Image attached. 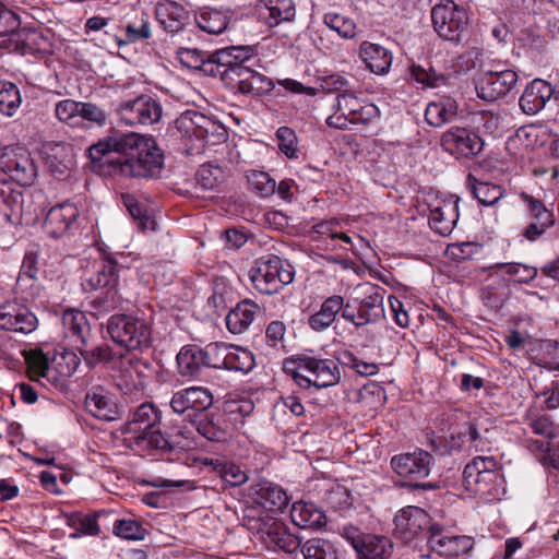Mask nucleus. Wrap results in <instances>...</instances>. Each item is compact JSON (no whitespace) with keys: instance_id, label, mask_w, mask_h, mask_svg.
<instances>
[{"instance_id":"nucleus-64","label":"nucleus","mask_w":559,"mask_h":559,"mask_svg":"<svg viewBox=\"0 0 559 559\" xmlns=\"http://www.w3.org/2000/svg\"><path fill=\"white\" fill-rule=\"evenodd\" d=\"M69 524L81 534L96 535L99 532L95 516L73 514L69 518Z\"/></svg>"},{"instance_id":"nucleus-26","label":"nucleus","mask_w":559,"mask_h":559,"mask_svg":"<svg viewBox=\"0 0 559 559\" xmlns=\"http://www.w3.org/2000/svg\"><path fill=\"white\" fill-rule=\"evenodd\" d=\"M349 304H345V299L341 295H332L325 298L320 309L308 318L309 328L317 333L329 330L337 319V316L347 311Z\"/></svg>"},{"instance_id":"nucleus-54","label":"nucleus","mask_w":559,"mask_h":559,"mask_svg":"<svg viewBox=\"0 0 559 559\" xmlns=\"http://www.w3.org/2000/svg\"><path fill=\"white\" fill-rule=\"evenodd\" d=\"M519 195L521 200L526 204L527 212L532 221H546L547 223H555L552 211L548 210L542 200L524 191Z\"/></svg>"},{"instance_id":"nucleus-38","label":"nucleus","mask_w":559,"mask_h":559,"mask_svg":"<svg viewBox=\"0 0 559 559\" xmlns=\"http://www.w3.org/2000/svg\"><path fill=\"white\" fill-rule=\"evenodd\" d=\"M197 431L209 441L223 442L227 439L225 421L221 416L214 414H201L195 420H192Z\"/></svg>"},{"instance_id":"nucleus-37","label":"nucleus","mask_w":559,"mask_h":559,"mask_svg":"<svg viewBox=\"0 0 559 559\" xmlns=\"http://www.w3.org/2000/svg\"><path fill=\"white\" fill-rule=\"evenodd\" d=\"M160 420V415L151 403L141 404L132 414L131 420L126 424V432L142 433L154 426Z\"/></svg>"},{"instance_id":"nucleus-27","label":"nucleus","mask_w":559,"mask_h":559,"mask_svg":"<svg viewBox=\"0 0 559 559\" xmlns=\"http://www.w3.org/2000/svg\"><path fill=\"white\" fill-rule=\"evenodd\" d=\"M555 94L547 81L535 79L526 85L519 99V106L525 115L532 116L539 112Z\"/></svg>"},{"instance_id":"nucleus-14","label":"nucleus","mask_w":559,"mask_h":559,"mask_svg":"<svg viewBox=\"0 0 559 559\" xmlns=\"http://www.w3.org/2000/svg\"><path fill=\"white\" fill-rule=\"evenodd\" d=\"M360 289L364 297L358 301L357 312L349 307L343 313V319L356 329L377 323L384 318V289L372 284H365Z\"/></svg>"},{"instance_id":"nucleus-62","label":"nucleus","mask_w":559,"mask_h":559,"mask_svg":"<svg viewBox=\"0 0 559 559\" xmlns=\"http://www.w3.org/2000/svg\"><path fill=\"white\" fill-rule=\"evenodd\" d=\"M341 362L356 370L360 376H372L379 371V367L374 362H366L358 359L350 352H344L341 356Z\"/></svg>"},{"instance_id":"nucleus-63","label":"nucleus","mask_w":559,"mask_h":559,"mask_svg":"<svg viewBox=\"0 0 559 559\" xmlns=\"http://www.w3.org/2000/svg\"><path fill=\"white\" fill-rule=\"evenodd\" d=\"M107 112L99 106L93 103H81L80 118L96 124L97 127H104L107 121Z\"/></svg>"},{"instance_id":"nucleus-16","label":"nucleus","mask_w":559,"mask_h":559,"mask_svg":"<svg viewBox=\"0 0 559 559\" xmlns=\"http://www.w3.org/2000/svg\"><path fill=\"white\" fill-rule=\"evenodd\" d=\"M233 51L243 50L235 49V46L226 47L213 52L207 59L198 49L181 48L178 51V58L185 67L194 70H201L207 75L222 78L223 69L229 67L233 60L237 57H233Z\"/></svg>"},{"instance_id":"nucleus-18","label":"nucleus","mask_w":559,"mask_h":559,"mask_svg":"<svg viewBox=\"0 0 559 559\" xmlns=\"http://www.w3.org/2000/svg\"><path fill=\"white\" fill-rule=\"evenodd\" d=\"M20 17L4 4L0 3V36L9 35L10 48L21 56L35 53V39L31 28L17 31Z\"/></svg>"},{"instance_id":"nucleus-56","label":"nucleus","mask_w":559,"mask_h":559,"mask_svg":"<svg viewBox=\"0 0 559 559\" xmlns=\"http://www.w3.org/2000/svg\"><path fill=\"white\" fill-rule=\"evenodd\" d=\"M473 194L483 205H492L502 197L503 191L500 186L475 180Z\"/></svg>"},{"instance_id":"nucleus-41","label":"nucleus","mask_w":559,"mask_h":559,"mask_svg":"<svg viewBox=\"0 0 559 559\" xmlns=\"http://www.w3.org/2000/svg\"><path fill=\"white\" fill-rule=\"evenodd\" d=\"M411 78L423 87L439 88L449 84V76L437 71L429 63L426 66L413 64L409 68Z\"/></svg>"},{"instance_id":"nucleus-30","label":"nucleus","mask_w":559,"mask_h":559,"mask_svg":"<svg viewBox=\"0 0 559 559\" xmlns=\"http://www.w3.org/2000/svg\"><path fill=\"white\" fill-rule=\"evenodd\" d=\"M359 57L367 68L376 74H384L392 63V53L386 48L370 41H364L359 48Z\"/></svg>"},{"instance_id":"nucleus-46","label":"nucleus","mask_w":559,"mask_h":559,"mask_svg":"<svg viewBox=\"0 0 559 559\" xmlns=\"http://www.w3.org/2000/svg\"><path fill=\"white\" fill-rule=\"evenodd\" d=\"M249 189L261 198H269L276 191V181L262 170H249L246 175Z\"/></svg>"},{"instance_id":"nucleus-49","label":"nucleus","mask_w":559,"mask_h":559,"mask_svg":"<svg viewBox=\"0 0 559 559\" xmlns=\"http://www.w3.org/2000/svg\"><path fill=\"white\" fill-rule=\"evenodd\" d=\"M254 367V357L251 352L238 346L228 345V357L225 369L249 372Z\"/></svg>"},{"instance_id":"nucleus-15","label":"nucleus","mask_w":559,"mask_h":559,"mask_svg":"<svg viewBox=\"0 0 559 559\" xmlns=\"http://www.w3.org/2000/svg\"><path fill=\"white\" fill-rule=\"evenodd\" d=\"M342 536L350 543L359 559H389L393 552V543L389 537L364 534L353 525L344 526Z\"/></svg>"},{"instance_id":"nucleus-53","label":"nucleus","mask_w":559,"mask_h":559,"mask_svg":"<svg viewBox=\"0 0 559 559\" xmlns=\"http://www.w3.org/2000/svg\"><path fill=\"white\" fill-rule=\"evenodd\" d=\"M224 181V170L218 165L206 163L197 173V182L205 190H213Z\"/></svg>"},{"instance_id":"nucleus-48","label":"nucleus","mask_w":559,"mask_h":559,"mask_svg":"<svg viewBox=\"0 0 559 559\" xmlns=\"http://www.w3.org/2000/svg\"><path fill=\"white\" fill-rule=\"evenodd\" d=\"M136 445L143 450H157L167 452L173 449L169 440L159 429H148L134 437Z\"/></svg>"},{"instance_id":"nucleus-36","label":"nucleus","mask_w":559,"mask_h":559,"mask_svg":"<svg viewBox=\"0 0 559 559\" xmlns=\"http://www.w3.org/2000/svg\"><path fill=\"white\" fill-rule=\"evenodd\" d=\"M0 328L29 334L35 330V314L27 309H21L13 313L7 310V307H1Z\"/></svg>"},{"instance_id":"nucleus-52","label":"nucleus","mask_w":559,"mask_h":559,"mask_svg":"<svg viewBox=\"0 0 559 559\" xmlns=\"http://www.w3.org/2000/svg\"><path fill=\"white\" fill-rule=\"evenodd\" d=\"M203 365L206 368H225L228 357V345L225 343H210L201 347Z\"/></svg>"},{"instance_id":"nucleus-55","label":"nucleus","mask_w":559,"mask_h":559,"mask_svg":"<svg viewBox=\"0 0 559 559\" xmlns=\"http://www.w3.org/2000/svg\"><path fill=\"white\" fill-rule=\"evenodd\" d=\"M502 270L506 274L514 277L516 283H530L537 275V269L520 263H497L489 266V270Z\"/></svg>"},{"instance_id":"nucleus-5","label":"nucleus","mask_w":559,"mask_h":559,"mask_svg":"<svg viewBox=\"0 0 559 559\" xmlns=\"http://www.w3.org/2000/svg\"><path fill=\"white\" fill-rule=\"evenodd\" d=\"M118 284V269L116 262L111 260L94 261L82 275V288L86 293L98 289L104 290L92 301L96 310H108L116 305V295Z\"/></svg>"},{"instance_id":"nucleus-11","label":"nucleus","mask_w":559,"mask_h":559,"mask_svg":"<svg viewBox=\"0 0 559 559\" xmlns=\"http://www.w3.org/2000/svg\"><path fill=\"white\" fill-rule=\"evenodd\" d=\"M438 523L421 508L408 506L399 511L394 518V536L405 544L419 538H430Z\"/></svg>"},{"instance_id":"nucleus-9","label":"nucleus","mask_w":559,"mask_h":559,"mask_svg":"<svg viewBox=\"0 0 559 559\" xmlns=\"http://www.w3.org/2000/svg\"><path fill=\"white\" fill-rule=\"evenodd\" d=\"M297 367L292 370L294 381L301 388H329L341 380L338 365L333 359H318L302 356L296 360Z\"/></svg>"},{"instance_id":"nucleus-44","label":"nucleus","mask_w":559,"mask_h":559,"mask_svg":"<svg viewBox=\"0 0 559 559\" xmlns=\"http://www.w3.org/2000/svg\"><path fill=\"white\" fill-rule=\"evenodd\" d=\"M304 559H338L334 544L324 538H310L302 543L300 550Z\"/></svg>"},{"instance_id":"nucleus-29","label":"nucleus","mask_w":559,"mask_h":559,"mask_svg":"<svg viewBox=\"0 0 559 559\" xmlns=\"http://www.w3.org/2000/svg\"><path fill=\"white\" fill-rule=\"evenodd\" d=\"M62 324L66 335L72 337L79 345L86 346L92 341L94 334L84 312L73 309L64 311Z\"/></svg>"},{"instance_id":"nucleus-25","label":"nucleus","mask_w":559,"mask_h":559,"mask_svg":"<svg viewBox=\"0 0 559 559\" xmlns=\"http://www.w3.org/2000/svg\"><path fill=\"white\" fill-rule=\"evenodd\" d=\"M428 547L440 556L459 557L472 549L473 539L468 536H448L443 526L438 524L428 539Z\"/></svg>"},{"instance_id":"nucleus-33","label":"nucleus","mask_w":559,"mask_h":559,"mask_svg":"<svg viewBox=\"0 0 559 559\" xmlns=\"http://www.w3.org/2000/svg\"><path fill=\"white\" fill-rule=\"evenodd\" d=\"M457 103L452 97H442L428 104L425 119L432 127H442L451 122L457 115Z\"/></svg>"},{"instance_id":"nucleus-4","label":"nucleus","mask_w":559,"mask_h":559,"mask_svg":"<svg viewBox=\"0 0 559 559\" xmlns=\"http://www.w3.org/2000/svg\"><path fill=\"white\" fill-rule=\"evenodd\" d=\"M107 332L115 344L127 350H143L152 345V326L144 319L116 313L107 320Z\"/></svg>"},{"instance_id":"nucleus-31","label":"nucleus","mask_w":559,"mask_h":559,"mask_svg":"<svg viewBox=\"0 0 559 559\" xmlns=\"http://www.w3.org/2000/svg\"><path fill=\"white\" fill-rule=\"evenodd\" d=\"M156 17L165 31L174 34L183 28L190 15L181 4L167 1L157 5Z\"/></svg>"},{"instance_id":"nucleus-20","label":"nucleus","mask_w":559,"mask_h":559,"mask_svg":"<svg viewBox=\"0 0 559 559\" xmlns=\"http://www.w3.org/2000/svg\"><path fill=\"white\" fill-rule=\"evenodd\" d=\"M444 151L459 157H473L483 150V140L465 128H451L441 136Z\"/></svg>"},{"instance_id":"nucleus-40","label":"nucleus","mask_w":559,"mask_h":559,"mask_svg":"<svg viewBox=\"0 0 559 559\" xmlns=\"http://www.w3.org/2000/svg\"><path fill=\"white\" fill-rule=\"evenodd\" d=\"M197 25L204 32L213 35L222 34L228 26V13L206 8L194 17Z\"/></svg>"},{"instance_id":"nucleus-6","label":"nucleus","mask_w":559,"mask_h":559,"mask_svg":"<svg viewBox=\"0 0 559 559\" xmlns=\"http://www.w3.org/2000/svg\"><path fill=\"white\" fill-rule=\"evenodd\" d=\"M258 513L259 511L254 507L248 508V513L243 518V525L259 536L267 548H278L289 554L295 552L298 548L301 549L300 540L288 533L282 522L272 515Z\"/></svg>"},{"instance_id":"nucleus-8","label":"nucleus","mask_w":559,"mask_h":559,"mask_svg":"<svg viewBox=\"0 0 559 559\" xmlns=\"http://www.w3.org/2000/svg\"><path fill=\"white\" fill-rule=\"evenodd\" d=\"M249 277L255 290L265 295L280 292L294 280L290 265H284L283 260L274 254L259 258L249 271Z\"/></svg>"},{"instance_id":"nucleus-39","label":"nucleus","mask_w":559,"mask_h":559,"mask_svg":"<svg viewBox=\"0 0 559 559\" xmlns=\"http://www.w3.org/2000/svg\"><path fill=\"white\" fill-rule=\"evenodd\" d=\"M176 360L182 377H197L204 367L201 347L194 344L183 346L177 354Z\"/></svg>"},{"instance_id":"nucleus-22","label":"nucleus","mask_w":559,"mask_h":559,"mask_svg":"<svg viewBox=\"0 0 559 559\" xmlns=\"http://www.w3.org/2000/svg\"><path fill=\"white\" fill-rule=\"evenodd\" d=\"M45 169L56 179L70 175L72 158L70 147L61 142H45L39 150Z\"/></svg>"},{"instance_id":"nucleus-7","label":"nucleus","mask_w":559,"mask_h":559,"mask_svg":"<svg viewBox=\"0 0 559 559\" xmlns=\"http://www.w3.org/2000/svg\"><path fill=\"white\" fill-rule=\"evenodd\" d=\"M80 362L73 352L57 353L50 346L37 347V384L58 388L76 371Z\"/></svg>"},{"instance_id":"nucleus-57","label":"nucleus","mask_w":559,"mask_h":559,"mask_svg":"<svg viewBox=\"0 0 559 559\" xmlns=\"http://www.w3.org/2000/svg\"><path fill=\"white\" fill-rule=\"evenodd\" d=\"M324 23L343 38H353L356 34V24L353 20L340 14H325Z\"/></svg>"},{"instance_id":"nucleus-3","label":"nucleus","mask_w":559,"mask_h":559,"mask_svg":"<svg viewBox=\"0 0 559 559\" xmlns=\"http://www.w3.org/2000/svg\"><path fill=\"white\" fill-rule=\"evenodd\" d=\"M235 49L243 51L241 53L233 51V57H237V59L233 60L229 67L223 69L221 80L245 95L261 96L270 93L274 87L272 80L246 64L252 58V48L235 46Z\"/></svg>"},{"instance_id":"nucleus-17","label":"nucleus","mask_w":559,"mask_h":559,"mask_svg":"<svg viewBox=\"0 0 559 559\" xmlns=\"http://www.w3.org/2000/svg\"><path fill=\"white\" fill-rule=\"evenodd\" d=\"M117 111L121 121L128 126H151L162 117L160 104L148 95L120 104Z\"/></svg>"},{"instance_id":"nucleus-45","label":"nucleus","mask_w":559,"mask_h":559,"mask_svg":"<svg viewBox=\"0 0 559 559\" xmlns=\"http://www.w3.org/2000/svg\"><path fill=\"white\" fill-rule=\"evenodd\" d=\"M94 338L95 335L92 336V341H90V344L86 346L78 345V349L88 367H95L102 362H109L115 357L110 345L106 343L96 345L94 344Z\"/></svg>"},{"instance_id":"nucleus-19","label":"nucleus","mask_w":559,"mask_h":559,"mask_svg":"<svg viewBox=\"0 0 559 559\" xmlns=\"http://www.w3.org/2000/svg\"><path fill=\"white\" fill-rule=\"evenodd\" d=\"M516 82L518 74L513 70L485 72L476 83L477 96L486 102H495L506 96Z\"/></svg>"},{"instance_id":"nucleus-42","label":"nucleus","mask_w":559,"mask_h":559,"mask_svg":"<svg viewBox=\"0 0 559 559\" xmlns=\"http://www.w3.org/2000/svg\"><path fill=\"white\" fill-rule=\"evenodd\" d=\"M106 34L112 35L119 47L131 43L148 39L152 36L150 23L144 15H142L139 20L132 23H128V25L126 26L124 37L118 35L112 31H106Z\"/></svg>"},{"instance_id":"nucleus-58","label":"nucleus","mask_w":559,"mask_h":559,"mask_svg":"<svg viewBox=\"0 0 559 559\" xmlns=\"http://www.w3.org/2000/svg\"><path fill=\"white\" fill-rule=\"evenodd\" d=\"M215 469L219 476L230 486H240L248 479L246 473L234 463L216 461Z\"/></svg>"},{"instance_id":"nucleus-12","label":"nucleus","mask_w":559,"mask_h":559,"mask_svg":"<svg viewBox=\"0 0 559 559\" xmlns=\"http://www.w3.org/2000/svg\"><path fill=\"white\" fill-rule=\"evenodd\" d=\"M433 464V456L421 449L412 453L397 454L391 459L393 471L402 478L414 481L412 485L414 488L421 489H435L437 487L432 483H419L420 479L430 475Z\"/></svg>"},{"instance_id":"nucleus-35","label":"nucleus","mask_w":559,"mask_h":559,"mask_svg":"<svg viewBox=\"0 0 559 559\" xmlns=\"http://www.w3.org/2000/svg\"><path fill=\"white\" fill-rule=\"evenodd\" d=\"M459 218L457 207L454 203H443L430 211L429 226L441 236L452 233Z\"/></svg>"},{"instance_id":"nucleus-47","label":"nucleus","mask_w":559,"mask_h":559,"mask_svg":"<svg viewBox=\"0 0 559 559\" xmlns=\"http://www.w3.org/2000/svg\"><path fill=\"white\" fill-rule=\"evenodd\" d=\"M266 11L269 15L265 20L271 27L295 17V7L292 0H270Z\"/></svg>"},{"instance_id":"nucleus-2","label":"nucleus","mask_w":559,"mask_h":559,"mask_svg":"<svg viewBox=\"0 0 559 559\" xmlns=\"http://www.w3.org/2000/svg\"><path fill=\"white\" fill-rule=\"evenodd\" d=\"M5 167L11 178L16 182H0V209H8L3 217L9 223H17L25 219L29 222L33 215V183L35 181V163L28 157H20L5 162Z\"/></svg>"},{"instance_id":"nucleus-1","label":"nucleus","mask_w":559,"mask_h":559,"mask_svg":"<svg viewBox=\"0 0 559 559\" xmlns=\"http://www.w3.org/2000/svg\"><path fill=\"white\" fill-rule=\"evenodd\" d=\"M91 169L100 176L153 178L163 168L155 140L135 132L111 131L88 148Z\"/></svg>"},{"instance_id":"nucleus-24","label":"nucleus","mask_w":559,"mask_h":559,"mask_svg":"<svg viewBox=\"0 0 559 559\" xmlns=\"http://www.w3.org/2000/svg\"><path fill=\"white\" fill-rule=\"evenodd\" d=\"M79 216V210L71 203H62L51 207L43 223V231L57 239L66 235Z\"/></svg>"},{"instance_id":"nucleus-50","label":"nucleus","mask_w":559,"mask_h":559,"mask_svg":"<svg viewBox=\"0 0 559 559\" xmlns=\"http://www.w3.org/2000/svg\"><path fill=\"white\" fill-rule=\"evenodd\" d=\"M203 117L199 111L187 110L175 120V127L183 136L198 140Z\"/></svg>"},{"instance_id":"nucleus-61","label":"nucleus","mask_w":559,"mask_h":559,"mask_svg":"<svg viewBox=\"0 0 559 559\" xmlns=\"http://www.w3.org/2000/svg\"><path fill=\"white\" fill-rule=\"evenodd\" d=\"M114 533L126 539L139 540L143 538L144 530L136 521L119 520L114 525Z\"/></svg>"},{"instance_id":"nucleus-59","label":"nucleus","mask_w":559,"mask_h":559,"mask_svg":"<svg viewBox=\"0 0 559 559\" xmlns=\"http://www.w3.org/2000/svg\"><path fill=\"white\" fill-rule=\"evenodd\" d=\"M280 151L288 158L297 157V136L293 129L281 127L276 131Z\"/></svg>"},{"instance_id":"nucleus-32","label":"nucleus","mask_w":559,"mask_h":559,"mask_svg":"<svg viewBox=\"0 0 559 559\" xmlns=\"http://www.w3.org/2000/svg\"><path fill=\"white\" fill-rule=\"evenodd\" d=\"M293 523L301 528H319L326 523L324 512L312 502H295L290 510Z\"/></svg>"},{"instance_id":"nucleus-60","label":"nucleus","mask_w":559,"mask_h":559,"mask_svg":"<svg viewBox=\"0 0 559 559\" xmlns=\"http://www.w3.org/2000/svg\"><path fill=\"white\" fill-rule=\"evenodd\" d=\"M80 109L81 102L64 99L56 105L55 111L60 121L74 126V120L80 118Z\"/></svg>"},{"instance_id":"nucleus-34","label":"nucleus","mask_w":559,"mask_h":559,"mask_svg":"<svg viewBox=\"0 0 559 559\" xmlns=\"http://www.w3.org/2000/svg\"><path fill=\"white\" fill-rule=\"evenodd\" d=\"M258 305L250 299L240 301L226 317V325L234 334H240L246 331L253 322Z\"/></svg>"},{"instance_id":"nucleus-10","label":"nucleus","mask_w":559,"mask_h":559,"mask_svg":"<svg viewBox=\"0 0 559 559\" xmlns=\"http://www.w3.org/2000/svg\"><path fill=\"white\" fill-rule=\"evenodd\" d=\"M333 108L335 111L326 118V124L335 129H346L349 123L367 124L378 115L373 104H364L349 90L337 94Z\"/></svg>"},{"instance_id":"nucleus-28","label":"nucleus","mask_w":559,"mask_h":559,"mask_svg":"<svg viewBox=\"0 0 559 559\" xmlns=\"http://www.w3.org/2000/svg\"><path fill=\"white\" fill-rule=\"evenodd\" d=\"M86 411L100 420L110 421L119 417L117 403L103 388H93L85 396Z\"/></svg>"},{"instance_id":"nucleus-43","label":"nucleus","mask_w":559,"mask_h":559,"mask_svg":"<svg viewBox=\"0 0 559 559\" xmlns=\"http://www.w3.org/2000/svg\"><path fill=\"white\" fill-rule=\"evenodd\" d=\"M460 435L466 439L469 448L475 449L477 452L486 451L491 443V430L484 428L483 424L477 421L466 423Z\"/></svg>"},{"instance_id":"nucleus-51","label":"nucleus","mask_w":559,"mask_h":559,"mask_svg":"<svg viewBox=\"0 0 559 559\" xmlns=\"http://www.w3.org/2000/svg\"><path fill=\"white\" fill-rule=\"evenodd\" d=\"M20 91L11 82H0V112L13 116L21 105Z\"/></svg>"},{"instance_id":"nucleus-23","label":"nucleus","mask_w":559,"mask_h":559,"mask_svg":"<svg viewBox=\"0 0 559 559\" xmlns=\"http://www.w3.org/2000/svg\"><path fill=\"white\" fill-rule=\"evenodd\" d=\"M212 404V393L202 386H190L179 390L173 394L170 400L171 409L179 415L189 411H194L201 415L210 408Z\"/></svg>"},{"instance_id":"nucleus-13","label":"nucleus","mask_w":559,"mask_h":559,"mask_svg":"<svg viewBox=\"0 0 559 559\" xmlns=\"http://www.w3.org/2000/svg\"><path fill=\"white\" fill-rule=\"evenodd\" d=\"M431 21L436 33L445 40H460L467 28L468 16L464 8L452 0H442L431 10Z\"/></svg>"},{"instance_id":"nucleus-21","label":"nucleus","mask_w":559,"mask_h":559,"mask_svg":"<svg viewBox=\"0 0 559 559\" xmlns=\"http://www.w3.org/2000/svg\"><path fill=\"white\" fill-rule=\"evenodd\" d=\"M248 497L254 504L266 511L265 515L277 513L288 504V496L277 485L260 480L249 486Z\"/></svg>"}]
</instances>
